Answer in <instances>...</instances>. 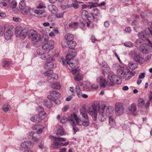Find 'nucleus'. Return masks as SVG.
Returning a JSON list of instances; mask_svg holds the SVG:
<instances>
[{
    "instance_id": "1",
    "label": "nucleus",
    "mask_w": 152,
    "mask_h": 152,
    "mask_svg": "<svg viewBox=\"0 0 152 152\" xmlns=\"http://www.w3.org/2000/svg\"><path fill=\"white\" fill-rule=\"evenodd\" d=\"M93 110H88L89 113L92 116L93 120L96 121L97 120V110L99 111V115L98 116L99 120L101 121H104L106 119V117L103 115V112L106 106L104 105L100 109V106L98 104H94L92 105Z\"/></svg>"
},
{
    "instance_id": "2",
    "label": "nucleus",
    "mask_w": 152,
    "mask_h": 152,
    "mask_svg": "<svg viewBox=\"0 0 152 152\" xmlns=\"http://www.w3.org/2000/svg\"><path fill=\"white\" fill-rule=\"evenodd\" d=\"M28 38L31 40L34 46L38 47L40 46L41 36L35 30H31L29 31L28 32Z\"/></svg>"
},
{
    "instance_id": "3",
    "label": "nucleus",
    "mask_w": 152,
    "mask_h": 152,
    "mask_svg": "<svg viewBox=\"0 0 152 152\" xmlns=\"http://www.w3.org/2000/svg\"><path fill=\"white\" fill-rule=\"evenodd\" d=\"M39 107L41 110L38 115H35L32 116L30 118L31 121L35 123H38L41 122L43 119L46 116V113L44 111L42 110L43 109V107L39 106Z\"/></svg>"
},
{
    "instance_id": "4",
    "label": "nucleus",
    "mask_w": 152,
    "mask_h": 152,
    "mask_svg": "<svg viewBox=\"0 0 152 152\" xmlns=\"http://www.w3.org/2000/svg\"><path fill=\"white\" fill-rule=\"evenodd\" d=\"M117 72L118 75L123 78H125L127 75H129L132 76V77L135 74V71H130L128 69H124V67H121L118 69L117 71Z\"/></svg>"
},
{
    "instance_id": "5",
    "label": "nucleus",
    "mask_w": 152,
    "mask_h": 152,
    "mask_svg": "<svg viewBox=\"0 0 152 152\" xmlns=\"http://www.w3.org/2000/svg\"><path fill=\"white\" fill-rule=\"evenodd\" d=\"M69 121L71 123L73 127V130L74 132V134H75L78 129L75 126L77 124L80 125L79 124L80 119L77 117V115L74 113L72 114V117L69 119Z\"/></svg>"
},
{
    "instance_id": "6",
    "label": "nucleus",
    "mask_w": 152,
    "mask_h": 152,
    "mask_svg": "<svg viewBox=\"0 0 152 152\" xmlns=\"http://www.w3.org/2000/svg\"><path fill=\"white\" fill-rule=\"evenodd\" d=\"M117 78H118V77L117 75L112 73H110L107 77V84L109 86H113L115 85L114 83L115 82Z\"/></svg>"
},
{
    "instance_id": "7",
    "label": "nucleus",
    "mask_w": 152,
    "mask_h": 152,
    "mask_svg": "<svg viewBox=\"0 0 152 152\" xmlns=\"http://www.w3.org/2000/svg\"><path fill=\"white\" fill-rule=\"evenodd\" d=\"M76 53L75 51H69L67 55L66 56V58L65 60L62 59V61L63 64L65 65L66 62L68 63L69 61H71L70 60L73 59V58H74L76 56Z\"/></svg>"
},
{
    "instance_id": "8",
    "label": "nucleus",
    "mask_w": 152,
    "mask_h": 152,
    "mask_svg": "<svg viewBox=\"0 0 152 152\" xmlns=\"http://www.w3.org/2000/svg\"><path fill=\"white\" fill-rule=\"evenodd\" d=\"M44 60H47L46 63L44 65V67L45 69H49L53 68L54 64L52 62L54 60L53 57L50 56L47 59Z\"/></svg>"
},
{
    "instance_id": "9",
    "label": "nucleus",
    "mask_w": 152,
    "mask_h": 152,
    "mask_svg": "<svg viewBox=\"0 0 152 152\" xmlns=\"http://www.w3.org/2000/svg\"><path fill=\"white\" fill-rule=\"evenodd\" d=\"M84 111H85V108H83L82 109H81L80 110L81 114L83 117L85 118L82 125L84 126L87 127L89 124V121L87 115L85 113Z\"/></svg>"
},
{
    "instance_id": "10",
    "label": "nucleus",
    "mask_w": 152,
    "mask_h": 152,
    "mask_svg": "<svg viewBox=\"0 0 152 152\" xmlns=\"http://www.w3.org/2000/svg\"><path fill=\"white\" fill-rule=\"evenodd\" d=\"M54 43L53 40H50L42 46V48L44 50L48 52L51 50H52L54 48Z\"/></svg>"
},
{
    "instance_id": "11",
    "label": "nucleus",
    "mask_w": 152,
    "mask_h": 152,
    "mask_svg": "<svg viewBox=\"0 0 152 152\" xmlns=\"http://www.w3.org/2000/svg\"><path fill=\"white\" fill-rule=\"evenodd\" d=\"M28 137L32 139L33 141L37 142L40 138V136L38 132H32L28 134Z\"/></svg>"
},
{
    "instance_id": "12",
    "label": "nucleus",
    "mask_w": 152,
    "mask_h": 152,
    "mask_svg": "<svg viewBox=\"0 0 152 152\" xmlns=\"http://www.w3.org/2000/svg\"><path fill=\"white\" fill-rule=\"evenodd\" d=\"M71 61H69L68 63L66 62V64L65 65L66 67L68 65H69V66L72 69L78 68L79 65L78 64L79 62L77 60H71Z\"/></svg>"
},
{
    "instance_id": "13",
    "label": "nucleus",
    "mask_w": 152,
    "mask_h": 152,
    "mask_svg": "<svg viewBox=\"0 0 152 152\" xmlns=\"http://www.w3.org/2000/svg\"><path fill=\"white\" fill-rule=\"evenodd\" d=\"M124 109L122 105L120 103L117 104L115 105V113L117 115L119 116L122 115Z\"/></svg>"
},
{
    "instance_id": "14",
    "label": "nucleus",
    "mask_w": 152,
    "mask_h": 152,
    "mask_svg": "<svg viewBox=\"0 0 152 152\" xmlns=\"http://www.w3.org/2000/svg\"><path fill=\"white\" fill-rule=\"evenodd\" d=\"M50 93L51 95L48 96V99H55V97L58 98L61 96L60 94L58 91H50Z\"/></svg>"
},
{
    "instance_id": "15",
    "label": "nucleus",
    "mask_w": 152,
    "mask_h": 152,
    "mask_svg": "<svg viewBox=\"0 0 152 152\" xmlns=\"http://www.w3.org/2000/svg\"><path fill=\"white\" fill-rule=\"evenodd\" d=\"M28 32V30L27 28H24L18 33V36H19L22 39H24L26 37Z\"/></svg>"
},
{
    "instance_id": "16",
    "label": "nucleus",
    "mask_w": 152,
    "mask_h": 152,
    "mask_svg": "<svg viewBox=\"0 0 152 152\" xmlns=\"http://www.w3.org/2000/svg\"><path fill=\"white\" fill-rule=\"evenodd\" d=\"M37 53L39 55L41 56V58L43 59H46L48 57H49V55L48 54L47 52L46 51L42 52L40 49H38L37 50Z\"/></svg>"
},
{
    "instance_id": "17",
    "label": "nucleus",
    "mask_w": 152,
    "mask_h": 152,
    "mask_svg": "<svg viewBox=\"0 0 152 152\" xmlns=\"http://www.w3.org/2000/svg\"><path fill=\"white\" fill-rule=\"evenodd\" d=\"M33 142L28 141L22 142L21 145V147L24 148H31L33 147Z\"/></svg>"
},
{
    "instance_id": "18",
    "label": "nucleus",
    "mask_w": 152,
    "mask_h": 152,
    "mask_svg": "<svg viewBox=\"0 0 152 152\" xmlns=\"http://www.w3.org/2000/svg\"><path fill=\"white\" fill-rule=\"evenodd\" d=\"M138 37L143 40H146L148 42L149 39H148L149 34L146 33L145 31L139 33L138 34Z\"/></svg>"
},
{
    "instance_id": "19",
    "label": "nucleus",
    "mask_w": 152,
    "mask_h": 152,
    "mask_svg": "<svg viewBox=\"0 0 152 152\" xmlns=\"http://www.w3.org/2000/svg\"><path fill=\"white\" fill-rule=\"evenodd\" d=\"M12 28H10L8 29L4 34V37L6 39L9 40L13 35Z\"/></svg>"
},
{
    "instance_id": "20",
    "label": "nucleus",
    "mask_w": 152,
    "mask_h": 152,
    "mask_svg": "<svg viewBox=\"0 0 152 152\" xmlns=\"http://www.w3.org/2000/svg\"><path fill=\"white\" fill-rule=\"evenodd\" d=\"M128 113L129 114L135 115V112L136 111V107L134 104H132L128 108Z\"/></svg>"
},
{
    "instance_id": "21",
    "label": "nucleus",
    "mask_w": 152,
    "mask_h": 152,
    "mask_svg": "<svg viewBox=\"0 0 152 152\" xmlns=\"http://www.w3.org/2000/svg\"><path fill=\"white\" fill-rule=\"evenodd\" d=\"M61 143L56 139H54L53 147L54 148L57 149L59 148V146H61Z\"/></svg>"
},
{
    "instance_id": "22",
    "label": "nucleus",
    "mask_w": 152,
    "mask_h": 152,
    "mask_svg": "<svg viewBox=\"0 0 152 152\" xmlns=\"http://www.w3.org/2000/svg\"><path fill=\"white\" fill-rule=\"evenodd\" d=\"M49 99L48 100H45L44 101V104L47 107L50 108L53 106V103Z\"/></svg>"
},
{
    "instance_id": "23",
    "label": "nucleus",
    "mask_w": 152,
    "mask_h": 152,
    "mask_svg": "<svg viewBox=\"0 0 152 152\" xmlns=\"http://www.w3.org/2000/svg\"><path fill=\"white\" fill-rule=\"evenodd\" d=\"M2 108L4 111L7 113L10 110L11 107L10 104L6 103L2 106Z\"/></svg>"
},
{
    "instance_id": "24",
    "label": "nucleus",
    "mask_w": 152,
    "mask_h": 152,
    "mask_svg": "<svg viewBox=\"0 0 152 152\" xmlns=\"http://www.w3.org/2000/svg\"><path fill=\"white\" fill-rule=\"evenodd\" d=\"M10 7L12 8H15L17 5V2L15 0H7Z\"/></svg>"
},
{
    "instance_id": "25",
    "label": "nucleus",
    "mask_w": 152,
    "mask_h": 152,
    "mask_svg": "<svg viewBox=\"0 0 152 152\" xmlns=\"http://www.w3.org/2000/svg\"><path fill=\"white\" fill-rule=\"evenodd\" d=\"M106 83L107 81L106 82L105 79L102 77L100 78L99 84L101 88H104L106 86V85H107L106 84Z\"/></svg>"
},
{
    "instance_id": "26",
    "label": "nucleus",
    "mask_w": 152,
    "mask_h": 152,
    "mask_svg": "<svg viewBox=\"0 0 152 152\" xmlns=\"http://www.w3.org/2000/svg\"><path fill=\"white\" fill-rule=\"evenodd\" d=\"M128 66L130 69L134 70L137 68L138 64L136 63L131 62L129 63Z\"/></svg>"
},
{
    "instance_id": "27",
    "label": "nucleus",
    "mask_w": 152,
    "mask_h": 152,
    "mask_svg": "<svg viewBox=\"0 0 152 152\" xmlns=\"http://www.w3.org/2000/svg\"><path fill=\"white\" fill-rule=\"evenodd\" d=\"M69 46V49H73L76 46V43L75 41H68Z\"/></svg>"
},
{
    "instance_id": "28",
    "label": "nucleus",
    "mask_w": 152,
    "mask_h": 152,
    "mask_svg": "<svg viewBox=\"0 0 152 152\" xmlns=\"http://www.w3.org/2000/svg\"><path fill=\"white\" fill-rule=\"evenodd\" d=\"M81 16L84 20H87L88 18V12L86 10H83L81 13Z\"/></svg>"
},
{
    "instance_id": "29",
    "label": "nucleus",
    "mask_w": 152,
    "mask_h": 152,
    "mask_svg": "<svg viewBox=\"0 0 152 152\" xmlns=\"http://www.w3.org/2000/svg\"><path fill=\"white\" fill-rule=\"evenodd\" d=\"M75 90L77 96L79 98H81L82 97V92L78 86H76Z\"/></svg>"
},
{
    "instance_id": "30",
    "label": "nucleus",
    "mask_w": 152,
    "mask_h": 152,
    "mask_svg": "<svg viewBox=\"0 0 152 152\" xmlns=\"http://www.w3.org/2000/svg\"><path fill=\"white\" fill-rule=\"evenodd\" d=\"M49 10L53 13H55L58 11V10L56 6L54 5H51L49 7Z\"/></svg>"
},
{
    "instance_id": "31",
    "label": "nucleus",
    "mask_w": 152,
    "mask_h": 152,
    "mask_svg": "<svg viewBox=\"0 0 152 152\" xmlns=\"http://www.w3.org/2000/svg\"><path fill=\"white\" fill-rule=\"evenodd\" d=\"M65 38L68 41H72L74 39V37L72 34H68L65 36Z\"/></svg>"
},
{
    "instance_id": "32",
    "label": "nucleus",
    "mask_w": 152,
    "mask_h": 152,
    "mask_svg": "<svg viewBox=\"0 0 152 152\" xmlns=\"http://www.w3.org/2000/svg\"><path fill=\"white\" fill-rule=\"evenodd\" d=\"M19 7L20 9L21 10H23L25 8L26 5L24 2V0H21L19 4Z\"/></svg>"
},
{
    "instance_id": "33",
    "label": "nucleus",
    "mask_w": 152,
    "mask_h": 152,
    "mask_svg": "<svg viewBox=\"0 0 152 152\" xmlns=\"http://www.w3.org/2000/svg\"><path fill=\"white\" fill-rule=\"evenodd\" d=\"M82 78V75L81 73H77V74L74 76V78L75 80L79 81L81 80Z\"/></svg>"
},
{
    "instance_id": "34",
    "label": "nucleus",
    "mask_w": 152,
    "mask_h": 152,
    "mask_svg": "<svg viewBox=\"0 0 152 152\" xmlns=\"http://www.w3.org/2000/svg\"><path fill=\"white\" fill-rule=\"evenodd\" d=\"M142 59V58L140 57L139 55H136L134 57V61L137 63H140L141 60Z\"/></svg>"
},
{
    "instance_id": "35",
    "label": "nucleus",
    "mask_w": 152,
    "mask_h": 152,
    "mask_svg": "<svg viewBox=\"0 0 152 152\" xmlns=\"http://www.w3.org/2000/svg\"><path fill=\"white\" fill-rule=\"evenodd\" d=\"M51 87L53 89H59L61 86L59 83H55L51 84Z\"/></svg>"
},
{
    "instance_id": "36",
    "label": "nucleus",
    "mask_w": 152,
    "mask_h": 152,
    "mask_svg": "<svg viewBox=\"0 0 152 152\" xmlns=\"http://www.w3.org/2000/svg\"><path fill=\"white\" fill-rule=\"evenodd\" d=\"M92 13L96 16L99 15L100 14L99 10L96 8H94Z\"/></svg>"
},
{
    "instance_id": "37",
    "label": "nucleus",
    "mask_w": 152,
    "mask_h": 152,
    "mask_svg": "<svg viewBox=\"0 0 152 152\" xmlns=\"http://www.w3.org/2000/svg\"><path fill=\"white\" fill-rule=\"evenodd\" d=\"M144 104V101L141 98H140L138 100V107H141Z\"/></svg>"
},
{
    "instance_id": "38",
    "label": "nucleus",
    "mask_w": 152,
    "mask_h": 152,
    "mask_svg": "<svg viewBox=\"0 0 152 152\" xmlns=\"http://www.w3.org/2000/svg\"><path fill=\"white\" fill-rule=\"evenodd\" d=\"M81 6L82 9H85L88 7H89L90 9H91L92 7H96L95 5L94 4H92L91 6L89 5L84 4H82Z\"/></svg>"
},
{
    "instance_id": "39",
    "label": "nucleus",
    "mask_w": 152,
    "mask_h": 152,
    "mask_svg": "<svg viewBox=\"0 0 152 152\" xmlns=\"http://www.w3.org/2000/svg\"><path fill=\"white\" fill-rule=\"evenodd\" d=\"M91 84L89 82H87L86 83L84 86V89L86 91H88L91 87Z\"/></svg>"
},
{
    "instance_id": "40",
    "label": "nucleus",
    "mask_w": 152,
    "mask_h": 152,
    "mask_svg": "<svg viewBox=\"0 0 152 152\" xmlns=\"http://www.w3.org/2000/svg\"><path fill=\"white\" fill-rule=\"evenodd\" d=\"M113 109L110 106L108 107L106 109V114L107 115H109L112 113L113 112Z\"/></svg>"
},
{
    "instance_id": "41",
    "label": "nucleus",
    "mask_w": 152,
    "mask_h": 152,
    "mask_svg": "<svg viewBox=\"0 0 152 152\" xmlns=\"http://www.w3.org/2000/svg\"><path fill=\"white\" fill-rule=\"evenodd\" d=\"M72 117V115H71V117L70 118H69L68 119L65 116H64L63 117L61 118L60 120V122L62 124H64L68 120L69 121V119H70Z\"/></svg>"
},
{
    "instance_id": "42",
    "label": "nucleus",
    "mask_w": 152,
    "mask_h": 152,
    "mask_svg": "<svg viewBox=\"0 0 152 152\" xmlns=\"http://www.w3.org/2000/svg\"><path fill=\"white\" fill-rule=\"evenodd\" d=\"M109 124L111 126H113L115 124V122L114 119L112 117L110 116L109 117Z\"/></svg>"
},
{
    "instance_id": "43",
    "label": "nucleus",
    "mask_w": 152,
    "mask_h": 152,
    "mask_svg": "<svg viewBox=\"0 0 152 152\" xmlns=\"http://www.w3.org/2000/svg\"><path fill=\"white\" fill-rule=\"evenodd\" d=\"M72 5L73 7L77 9L79 7V6L78 4V2L77 0H73Z\"/></svg>"
},
{
    "instance_id": "44",
    "label": "nucleus",
    "mask_w": 152,
    "mask_h": 152,
    "mask_svg": "<svg viewBox=\"0 0 152 152\" xmlns=\"http://www.w3.org/2000/svg\"><path fill=\"white\" fill-rule=\"evenodd\" d=\"M100 65L102 66V67H104L107 69H109V67L106 62L105 61H102L101 64H100Z\"/></svg>"
},
{
    "instance_id": "45",
    "label": "nucleus",
    "mask_w": 152,
    "mask_h": 152,
    "mask_svg": "<svg viewBox=\"0 0 152 152\" xmlns=\"http://www.w3.org/2000/svg\"><path fill=\"white\" fill-rule=\"evenodd\" d=\"M22 30V28L20 26H17L16 27L15 31L16 36H18V33H19Z\"/></svg>"
},
{
    "instance_id": "46",
    "label": "nucleus",
    "mask_w": 152,
    "mask_h": 152,
    "mask_svg": "<svg viewBox=\"0 0 152 152\" xmlns=\"http://www.w3.org/2000/svg\"><path fill=\"white\" fill-rule=\"evenodd\" d=\"M53 73L52 70H49L45 72L44 73V75L46 76H49L52 75Z\"/></svg>"
},
{
    "instance_id": "47",
    "label": "nucleus",
    "mask_w": 152,
    "mask_h": 152,
    "mask_svg": "<svg viewBox=\"0 0 152 152\" xmlns=\"http://www.w3.org/2000/svg\"><path fill=\"white\" fill-rule=\"evenodd\" d=\"M11 63L9 61H5L3 63L2 66L3 67H8L10 66Z\"/></svg>"
},
{
    "instance_id": "48",
    "label": "nucleus",
    "mask_w": 152,
    "mask_h": 152,
    "mask_svg": "<svg viewBox=\"0 0 152 152\" xmlns=\"http://www.w3.org/2000/svg\"><path fill=\"white\" fill-rule=\"evenodd\" d=\"M44 10H34V12L38 15H42L45 12Z\"/></svg>"
},
{
    "instance_id": "49",
    "label": "nucleus",
    "mask_w": 152,
    "mask_h": 152,
    "mask_svg": "<svg viewBox=\"0 0 152 152\" xmlns=\"http://www.w3.org/2000/svg\"><path fill=\"white\" fill-rule=\"evenodd\" d=\"M5 32V28L1 26L0 25V36L4 35Z\"/></svg>"
},
{
    "instance_id": "50",
    "label": "nucleus",
    "mask_w": 152,
    "mask_h": 152,
    "mask_svg": "<svg viewBox=\"0 0 152 152\" xmlns=\"http://www.w3.org/2000/svg\"><path fill=\"white\" fill-rule=\"evenodd\" d=\"M124 46L128 47H131L133 46L132 43L131 42L129 41L125 42L124 43Z\"/></svg>"
},
{
    "instance_id": "51",
    "label": "nucleus",
    "mask_w": 152,
    "mask_h": 152,
    "mask_svg": "<svg viewBox=\"0 0 152 152\" xmlns=\"http://www.w3.org/2000/svg\"><path fill=\"white\" fill-rule=\"evenodd\" d=\"M56 134H59L60 135H62L64 134V132L62 129H59L57 130Z\"/></svg>"
},
{
    "instance_id": "52",
    "label": "nucleus",
    "mask_w": 152,
    "mask_h": 152,
    "mask_svg": "<svg viewBox=\"0 0 152 152\" xmlns=\"http://www.w3.org/2000/svg\"><path fill=\"white\" fill-rule=\"evenodd\" d=\"M56 104H59L61 103L60 101L58 99V98H56V99H51Z\"/></svg>"
},
{
    "instance_id": "53",
    "label": "nucleus",
    "mask_w": 152,
    "mask_h": 152,
    "mask_svg": "<svg viewBox=\"0 0 152 152\" xmlns=\"http://www.w3.org/2000/svg\"><path fill=\"white\" fill-rule=\"evenodd\" d=\"M53 138L54 139H57L60 142H64L66 141V140L65 138L61 137H54Z\"/></svg>"
},
{
    "instance_id": "54",
    "label": "nucleus",
    "mask_w": 152,
    "mask_h": 152,
    "mask_svg": "<svg viewBox=\"0 0 152 152\" xmlns=\"http://www.w3.org/2000/svg\"><path fill=\"white\" fill-rule=\"evenodd\" d=\"M45 8V7L44 5V4L42 2H40L38 6L37 7V8L39 9H43Z\"/></svg>"
},
{
    "instance_id": "55",
    "label": "nucleus",
    "mask_w": 152,
    "mask_h": 152,
    "mask_svg": "<svg viewBox=\"0 0 152 152\" xmlns=\"http://www.w3.org/2000/svg\"><path fill=\"white\" fill-rule=\"evenodd\" d=\"M49 39V37L47 35H44L42 38V40H43L45 42L47 41Z\"/></svg>"
},
{
    "instance_id": "56",
    "label": "nucleus",
    "mask_w": 152,
    "mask_h": 152,
    "mask_svg": "<svg viewBox=\"0 0 152 152\" xmlns=\"http://www.w3.org/2000/svg\"><path fill=\"white\" fill-rule=\"evenodd\" d=\"M70 26H72V27L74 28H76L77 27L78 24L77 22H74L72 23L71 25H70Z\"/></svg>"
},
{
    "instance_id": "57",
    "label": "nucleus",
    "mask_w": 152,
    "mask_h": 152,
    "mask_svg": "<svg viewBox=\"0 0 152 152\" xmlns=\"http://www.w3.org/2000/svg\"><path fill=\"white\" fill-rule=\"evenodd\" d=\"M64 14V12L58 13L56 15V17L57 18H61L63 17Z\"/></svg>"
},
{
    "instance_id": "58",
    "label": "nucleus",
    "mask_w": 152,
    "mask_h": 152,
    "mask_svg": "<svg viewBox=\"0 0 152 152\" xmlns=\"http://www.w3.org/2000/svg\"><path fill=\"white\" fill-rule=\"evenodd\" d=\"M145 73H141L139 75V79H143L145 77Z\"/></svg>"
},
{
    "instance_id": "59",
    "label": "nucleus",
    "mask_w": 152,
    "mask_h": 152,
    "mask_svg": "<svg viewBox=\"0 0 152 152\" xmlns=\"http://www.w3.org/2000/svg\"><path fill=\"white\" fill-rule=\"evenodd\" d=\"M74 96V94H72V95L69 96L66 99V100L67 101H69L71 100L73 96Z\"/></svg>"
},
{
    "instance_id": "60",
    "label": "nucleus",
    "mask_w": 152,
    "mask_h": 152,
    "mask_svg": "<svg viewBox=\"0 0 152 152\" xmlns=\"http://www.w3.org/2000/svg\"><path fill=\"white\" fill-rule=\"evenodd\" d=\"M78 68H75L74 69H73L72 70V73L73 74H75L77 73H78V70H77V69Z\"/></svg>"
},
{
    "instance_id": "61",
    "label": "nucleus",
    "mask_w": 152,
    "mask_h": 152,
    "mask_svg": "<svg viewBox=\"0 0 152 152\" xmlns=\"http://www.w3.org/2000/svg\"><path fill=\"white\" fill-rule=\"evenodd\" d=\"M13 19L15 21L17 22H20L21 20V19L19 18L13 17Z\"/></svg>"
},
{
    "instance_id": "62",
    "label": "nucleus",
    "mask_w": 152,
    "mask_h": 152,
    "mask_svg": "<svg viewBox=\"0 0 152 152\" xmlns=\"http://www.w3.org/2000/svg\"><path fill=\"white\" fill-rule=\"evenodd\" d=\"M69 141H67L66 142H65L64 143H63L62 142L61 143V146H67L69 143Z\"/></svg>"
},
{
    "instance_id": "63",
    "label": "nucleus",
    "mask_w": 152,
    "mask_h": 152,
    "mask_svg": "<svg viewBox=\"0 0 152 152\" xmlns=\"http://www.w3.org/2000/svg\"><path fill=\"white\" fill-rule=\"evenodd\" d=\"M91 87L92 89L96 90L98 88V86L96 85H92L91 86Z\"/></svg>"
},
{
    "instance_id": "64",
    "label": "nucleus",
    "mask_w": 152,
    "mask_h": 152,
    "mask_svg": "<svg viewBox=\"0 0 152 152\" xmlns=\"http://www.w3.org/2000/svg\"><path fill=\"white\" fill-rule=\"evenodd\" d=\"M110 25L109 22L108 21H105L104 23V26L107 28L109 27Z\"/></svg>"
}]
</instances>
